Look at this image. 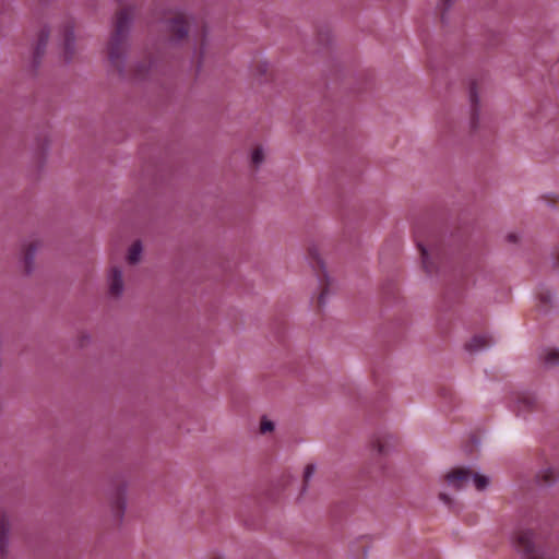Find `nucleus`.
<instances>
[{
  "instance_id": "obj_1",
  "label": "nucleus",
  "mask_w": 559,
  "mask_h": 559,
  "mask_svg": "<svg viewBox=\"0 0 559 559\" xmlns=\"http://www.w3.org/2000/svg\"><path fill=\"white\" fill-rule=\"evenodd\" d=\"M131 16L127 11H121L117 15L116 32L109 43V60L112 66L122 71L124 61L123 39L129 31Z\"/></svg>"
},
{
  "instance_id": "obj_2",
  "label": "nucleus",
  "mask_w": 559,
  "mask_h": 559,
  "mask_svg": "<svg viewBox=\"0 0 559 559\" xmlns=\"http://www.w3.org/2000/svg\"><path fill=\"white\" fill-rule=\"evenodd\" d=\"M309 257L312 263H317L319 270L317 271V276L319 281V295L318 301L320 305L324 306L328 302V299L331 295L336 292L335 282L329 276L326 269L324 266L323 260L321 259L318 250L316 248H311L309 251Z\"/></svg>"
},
{
  "instance_id": "obj_3",
  "label": "nucleus",
  "mask_w": 559,
  "mask_h": 559,
  "mask_svg": "<svg viewBox=\"0 0 559 559\" xmlns=\"http://www.w3.org/2000/svg\"><path fill=\"white\" fill-rule=\"evenodd\" d=\"M513 545L523 559H547L545 552L536 548L534 534L530 530H519L514 535Z\"/></svg>"
},
{
  "instance_id": "obj_4",
  "label": "nucleus",
  "mask_w": 559,
  "mask_h": 559,
  "mask_svg": "<svg viewBox=\"0 0 559 559\" xmlns=\"http://www.w3.org/2000/svg\"><path fill=\"white\" fill-rule=\"evenodd\" d=\"M472 471L465 467H456L444 476L445 484L453 490H463L471 483Z\"/></svg>"
},
{
  "instance_id": "obj_5",
  "label": "nucleus",
  "mask_w": 559,
  "mask_h": 559,
  "mask_svg": "<svg viewBox=\"0 0 559 559\" xmlns=\"http://www.w3.org/2000/svg\"><path fill=\"white\" fill-rule=\"evenodd\" d=\"M167 31L170 34L171 43H179L188 35V22L180 14L167 23Z\"/></svg>"
},
{
  "instance_id": "obj_6",
  "label": "nucleus",
  "mask_w": 559,
  "mask_h": 559,
  "mask_svg": "<svg viewBox=\"0 0 559 559\" xmlns=\"http://www.w3.org/2000/svg\"><path fill=\"white\" fill-rule=\"evenodd\" d=\"M495 344V340L489 334L474 335L466 344L465 349L469 354H477L490 348Z\"/></svg>"
},
{
  "instance_id": "obj_7",
  "label": "nucleus",
  "mask_w": 559,
  "mask_h": 559,
  "mask_svg": "<svg viewBox=\"0 0 559 559\" xmlns=\"http://www.w3.org/2000/svg\"><path fill=\"white\" fill-rule=\"evenodd\" d=\"M109 294L114 297H120L124 290L122 271L118 266H112L108 273Z\"/></svg>"
},
{
  "instance_id": "obj_8",
  "label": "nucleus",
  "mask_w": 559,
  "mask_h": 559,
  "mask_svg": "<svg viewBox=\"0 0 559 559\" xmlns=\"http://www.w3.org/2000/svg\"><path fill=\"white\" fill-rule=\"evenodd\" d=\"M539 359L547 368L559 366V349L558 348H545L539 354Z\"/></svg>"
},
{
  "instance_id": "obj_9",
  "label": "nucleus",
  "mask_w": 559,
  "mask_h": 559,
  "mask_svg": "<svg viewBox=\"0 0 559 559\" xmlns=\"http://www.w3.org/2000/svg\"><path fill=\"white\" fill-rule=\"evenodd\" d=\"M63 48L66 55L64 58L67 61H69L74 51V33L72 27L67 28L64 32Z\"/></svg>"
},
{
  "instance_id": "obj_10",
  "label": "nucleus",
  "mask_w": 559,
  "mask_h": 559,
  "mask_svg": "<svg viewBox=\"0 0 559 559\" xmlns=\"http://www.w3.org/2000/svg\"><path fill=\"white\" fill-rule=\"evenodd\" d=\"M9 521L5 516L0 519V555L4 556L8 546Z\"/></svg>"
},
{
  "instance_id": "obj_11",
  "label": "nucleus",
  "mask_w": 559,
  "mask_h": 559,
  "mask_svg": "<svg viewBox=\"0 0 559 559\" xmlns=\"http://www.w3.org/2000/svg\"><path fill=\"white\" fill-rule=\"evenodd\" d=\"M471 481L477 490H485L490 484L488 476L474 472H472Z\"/></svg>"
},
{
  "instance_id": "obj_12",
  "label": "nucleus",
  "mask_w": 559,
  "mask_h": 559,
  "mask_svg": "<svg viewBox=\"0 0 559 559\" xmlns=\"http://www.w3.org/2000/svg\"><path fill=\"white\" fill-rule=\"evenodd\" d=\"M557 477H558V474H557L556 469H554L552 467L544 468V469L539 471V473L537 475L538 480L545 485L551 484L554 480L557 479Z\"/></svg>"
},
{
  "instance_id": "obj_13",
  "label": "nucleus",
  "mask_w": 559,
  "mask_h": 559,
  "mask_svg": "<svg viewBox=\"0 0 559 559\" xmlns=\"http://www.w3.org/2000/svg\"><path fill=\"white\" fill-rule=\"evenodd\" d=\"M142 245L140 241L134 242L128 252V261L131 264H134L140 261L141 254H142Z\"/></svg>"
},
{
  "instance_id": "obj_14",
  "label": "nucleus",
  "mask_w": 559,
  "mask_h": 559,
  "mask_svg": "<svg viewBox=\"0 0 559 559\" xmlns=\"http://www.w3.org/2000/svg\"><path fill=\"white\" fill-rule=\"evenodd\" d=\"M420 251H421V261H423V265L425 267V270L428 272V273H432L433 271V264L432 262L430 261V252L428 251V249L424 246H420Z\"/></svg>"
},
{
  "instance_id": "obj_15",
  "label": "nucleus",
  "mask_w": 559,
  "mask_h": 559,
  "mask_svg": "<svg viewBox=\"0 0 559 559\" xmlns=\"http://www.w3.org/2000/svg\"><path fill=\"white\" fill-rule=\"evenodd\" d=\"M264 160V152L262 147H257L251 153V163L254 166H260Z\"/></svg>"
},
{
  "instance_id": "obj_16",
  "label": "nucleus",
  "mask_w": 559,
  "mask_h": 559,
  "mask_svg": "<svg viewBox=\"0 0 559 559\" xmlns=\"http://www.w3.org/2000/svg\"><path fill=\"white\" fill-rule=\"evenodd\" d=\"M469 100L472 104V115L474 117L477 111V105L479 103V96H478L477 90L474 85L469 90Z\"/></svg>"
},
{
  "instance_id": "obj_17",
  "label": "nucleus",
  "mask_w": 559,
  "mask_h": 559,
  "mask_svg": "<svg viewBox=\"0 0 559 559\" xmlns=\"http://www.w3.org/2000/svg\"><path fill=\"white\" fill-rule=\"evenodd\" d=\"M49 147V141L46 138H37V158L39 155H45Z\"/></svg>"
},
{
  "instance_id": "obj_18",
  "label": "nucleus",
  "mask_w": 559,
  "mask_h": 559,
  "mask_svg": "<svg viewBox=\"0 0 559 559\" xmlns=\"http://www.w3.org/2000/svg\"><path fill=\"white\" fill-rule=\"evenodd\" d=\"M274 428H275V425L271 419H269L267 417H262L261 423H260V432L261 433L272 432L274 430Z\"/></svg>"
},
{
  "instance_id": "obj_19",
  "label": "nucleus",
  "mask_w": 559,
  "mask_h": 559,
  "mask_svg": "<svg viewBox=\"0 0 559 559\" xmlns=\"http://www.w3.org/2000/svg\"><path fill=\"white\" fill-rule=\"evenodd\" d=\"M32 259H33V245L29 243L25 251V254H24L25 267L28 272L32 271Z\"/></svg>"
},
{
  "instance_id": "obj_20",
  "label": "nucleus",
  "mask_w": 559,
  "mask_h": 559,
  "mask_svg": "<svg viewBox=\"0 0 559 559\" xmlns=\"http://www.w3.org/2000/svg\"><path fill=\"white\" fill-rule=\"evenodd\" d=\"M316 465L314 464H308L304 469V479L306 483L310 481L316 473Z\"/></svg>"
},
{
  "instance_id": "obj_21",
  "label": "nucleus",
  "mask_w": 559,
  "mask_h": 559,
  "mask_svg": "<svg viewBox=\"0 0 559 559\" xmlns=\"http://www.w3.org/2000/svg\"><path fill=\"white\" fill-rule=\"evenodd\" d=\"M439 499L449 508H453L454 506V500L452 497H450L447 492H440L439 493Z\"/></svg>"
},
{
  "instance_id": "obj_22",
  "label": "nucleus",
  "mask_w": 559,
  "mask_h": 559,
  "mask_svg": "<svg viewBox=\"0 0 559 559\" xmlns=\"http://www.w3.org/2000/svg\"><path fill=\"white\" fill-rule=\"evenodd\" d=\"M48 37V32L47 31H40V36H37V50L39 49V46L41 44V41H46Z\"/></svg>"
},
{
  "instance_id": "obj_23",
  "label": "nucleus",
  "mask_w": 559,
  "mask_h": 559,
  "mask_svg": "<svg viewBox=\"0 0 559 559\" xmlns=\"http://www.w3.org/2000/svg\"><path fill=\"white\" fill-rule=\"evenodd\" d=\"M454 0H443V2L440 4V7L442 9H447L451 5V3L453 2Z\"/></svg>"
},
{
  "instance_id": "obj_24",
  "label": "nucleus",
  "mask_w": 559,
  "mask_h": 559,
  "mask_svg": "<svg viewBox=\"0 0 559 559\" xmlns=\"http://www.w3.org/2000/svg\"><path fill=\"white\" fill-rule=\"evenodd\" d=\"M378 452H379V453H383V452H384V450H383V448H382L381 445H379V448H378Z\"/></svg>"
},
{
  "instance_id": "obj_25",
  "label": "nucleus",
  "mask_w": 559,
  "mask_h": 559,
  "mask_svg": "<svg viewBox=\"0 0 559 559\" xmlns=\"http://www.w3.org/2000/svg\"><path fill=\"white\" fill-rule=\"evenodd\" d=\"M211 559H223V558H221V557H213V558H211Z\"/></svg>"
}]
</instances>
